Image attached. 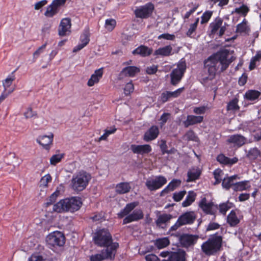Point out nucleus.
Here are the masks:
<instances>
[{
  "mask_svg": "<svg viewBox=\"0 0 261 261\" xmlns=\"http://www.w3.org/2000/svg\"><path fill=\"white\" fill-rule=\"evenodd\" d=\"M130 149L134 153L138 154L148 153L151 150V146L148 144L142 145H132Z\"/></svg>",
  "mask_w": 261,
  "mask_h": 261,
  "instance_id": "nucleus-22",
  "label": "nucleus"
},
{
  "mask_svg": "<svg viewBox=\"0 0 261 261\" xmlns=\"http://www.w3.org/2000/svg\"><path fill=\"white\" fill-rule=\"evenodd\" d=\"M260 95L261 93L257 90H249L246 92V100L256 101Z\"/></svg>",
  "mask_w": 261,
  "mask_h": 261,
  "instance_id": "nucleus-28",
  "label": "nucleus"
},
{
  "mask_svg": "<svg viewBox=\"0 0 261 261\" xmlns=\"http://www.w3.org/2000/svg\"><path fill=\"white\" fill-rule=\"evenodd\" d=\"M116 25V21L114 19H108L106 20L105 28L109 31L114 30Z\"/></svg>",
  "mask_w": 261,
  "mask_h": 261,
  "instance_id": "nucleus-45",
  "label": "nucleus"
},
{
  "mask_svg": "<svg viewBox=\"0 0 261 261\" xmlns=\"http://www.w3.org/2000/svg\"><path fill=\"white\" fill-rule=\"evenodd\" d=\"M232 207V203L231 202H227L226 203H223L219 205V209L220 212L225 215L226 212Z\"/></svg>",
  "mask_w": 261,
  "mask_h": 261,
  "instance_id": "nucleus-42",
  "label": "nucleus"
},
{
  "mask_svg": "<svg viewBox=\"0 0 261 261\" xmlns=\"http://www.w3.org/2000/svg\"><path fill=\"white\" fill-rule=\"evenodd\" d=\"M184 138L188 141H196L197 138L193 130H189L185 135Z\"/></svg>",
  "mask_w": 261,
  "mask_h": 261,
  "instance_id": "nucleus-53",
  "label": "nucleus"
},
{
  "mask_svg": "<svg viewBox=\"0 0 261 261\" xmlns=\"http://www.w3.org/2000/svg\"><path fill=\"white\" fill-rule=\"evenodd\" d=\"M261 156V152L256 147L250 148L246 155V157L250 162H255Z\"/></svg>",
  "mask_w": 261,
  "mask_h": 261,
  "instance_id": "nucleus-24",
  "label": "nucleus"
},
{
  "mask_svg": "<svg viewBox=\"0 0 261 261\" xmlns=\"http://www.w3.org/2000/svg\"><path fill=\"white\" fill-rule=\"evenodd\" d=\"M59 194V191L57 190L49 197L48 201L46 203L47 206H49L54 203Z\"/></svg>",
  "mask_w": 261,
  "mask_h": 261,
  "instance_id": "nucleus-52",
  "label": "nucleus"
},
{
  "mask_svg": "<svg viewBox=\"0 0 261 261\" xmlns=\"http://www.w3.org/2000/svg\"><path fill=\"white\" fill-rule=\"evenodd\" d=\"M23 115L26 119H31L36 116L37 114L31 108H28L23 113Z\"/></svg>",
  "mask_w": 261,
  "mask_h": 261,
  "instance_id": "nucleus-48",
  "label": "nucleus"
},
{
  "mask_svg": "<svg viewBox=\"0 0 261 261\" xmlns=\"http://www.w3.org/2000/svg\"><path fill=\"white\" fill-rule=\"evenodd\" d=\"M13 72L10 75H9L6 79L2 81V84L4 88V91H8L9 89L8 88L12 85L13 81L15 79V76L13 74Z\"/></svg>",
  "mask_w": 261,
  "mask_h": 261,
  "instance_id": "nucleus-32",
  "label": "nucleus"
},
{
  "mask_svg": "<svg viewBox=\"0 0 261 261\" xmlns=\"http://www.w3.org/2000/svg\"><path fill=\"white\" fill-rule=\"evenodd\" d=\"M90 179V175L86 173H81L71 180V188L76 192H80L87 187Z\"/></svg>",
  "mask_w": 261,
  "mask_h": 261,
  "instance_id": "nucleus-5",
  "label": "nucleus"
},
{
  "mask_svg": "<svg viewBox=\"0 0 261 261\" xmlns=\"http://www.w3.org/2000/svg\"><path fill=\"white\" fill-rule=\"evenodd\" d=\"M186 192L185 191H180L177 193H175L173 195L174 200L176 201H179L184 197L186 194Z\"/></svg>",
  "mask_w": 261,
  "mask_h": 261,
  "instance_id": "nucleus-57",
  "label": "nucleus"
},
{
  "mask_svg": "<svg viewBox=\"0 0 261 261\" xmlns=\"http://www.w3.org/2000/svg\"><path fill=\"white\" fill-rule=\"evenodd\" d=\"M239 221L235 212L233 211H231L227 216V222L231 226H236L239 223Z\"/></svg>",
  "mask_w": 261,
  "mask_h": 261,
  "instance_id": "nucleus-39",
  "label": "nucleus"
},
{
  "mask_svg": "<svg viewBox=\"0 0 261 261\" xmlns=\"http://www.w3.org/2000/svg\"><path fill=\"white\" fill-rule=\"evenodd\" d=\"M118 244L112 245L111 248L103 249L101 253L92 255L90 256L91 261H102L107 259H114L116 253L117 248L118 247Z\"/></svg>",
  "mask_w": 261,
  "mask_h": 261,
  "instance_id": "nucleus-6",
  "label": "nucleus"
},
{
  "mask_svg": "<svg viewBox=\"0 0 261 261\" xmlns=\"http://www.w3.org/2000/svg\"><path fill=\"white\" fill-rule=\"evenodd\" d=\"M51 180V177L49 174H46L43 176L39 181V187L40 188H47L48 182Z\"/></svg>",
  "mask_w": 261,
  "mask_h": 261,
  "instance_id": "nucleus-41",
  "label": "nucleus"
},
{
  "mask_svg": "<svg viewBox=\"0 0 261 261\" xmlns=\"http://www.w3.org/2000/svg\"><path fill=\"white\" fill-rule=\"evenodd\" d=\"M14 90V89L9 90L8 91H4L2 94L0 95V104L4 101L11 93Z\"/></svg>",
  "mask_w": 261,
  "mask_h": 261,
  "instance_id": "nucleus-60",
  "label": "nucleus"
},
{
  "mask_svg": "<svg viewBox=\"0 0 261 261\" xmlns=\"http://www.w3.org/2000/svg\"><path fill=\"white\" fill-rule=\"evenodd\" d=\"M180 181L179 180L174 179L173 180L168 186L161 192V195L165 193H167L169 191H173L176 187L180 185Z\"/></svg>",
  "mask_w": 261,
  "mask_h": 261,
  "instance_id": "nucleus-33",
  "label": "nucleus"
},
{
  "mask_svg": "<svg viewBox=\"0 0 261 261\" xmlns=\"http://www.w3.org/2000/svg\"><path fill=\"white\" fill-rule=\"evenodd\" d=\"M116 130V128H113L111 130H106L105 133L98 139V141L100 142L102 140H106L107 139L108 137L110 135L114 133Z\"/></svg>",
  "mask_w": 261,
  "mask_h": 261,
  "instance_id": "nucleus-54",
  "label": "nucleus"
},
{
  "mask_svg": "<svg viewBox=\"0 0 261 261\" xmlns=\"http://www.w3.org/2000/svg\"><path fill=\"white\" fill-rule=\"evenodd\" d=\"M200 174V172L199 171L196 170L194 171H189L188 172V179L187 181H191L195 180L197 179Z\"/></svg>",
  "mask_w": 261,
  "mask_h": 261,
  "instance_id": "nucleus-46",
  "label": "nucleus"
},
{
  "mask_svg": "<svg viewBox=\"0 0 261 261\" xmlns=\"http://www.w3.org/2000/svg\"><path fill=\"white\" fill-rule=\"evenodd\" d=\"M203 120V117L202 116L188 115L187 119L183 123L186 127L190 125L201 123Z\"/></svg>",
  "mask_w": 261,
  "mask_h": 261,
  "instance_id": "nucleus-20",
  "label": "nucleus"
},
{
  "mask_svg": "<svg viewBox=\"0 0 261 261\" xmlns=\"http://www.w3.org/2000/svg\"><path fill=\"white\" fill-rule=\"evenodd\" d=\"M153 9V5L149 3L137 8L134 11V14L137 18L146 19L151 15Z\"/></svg>",
  "mask_w": 261,
  "mask_h": 261,
  "instance_id": "nucleus-10",
  "label": "nucleus"
},
{
  "mask_svg": "<svg viewBox=\"0 0 261 261\" xmlns=\"http://www.w3.org/2000/svg\"><path fill=\"white\" fill-rule=\"evenodd\" d=\"M233 188L234 191H243L245 190V182H239L234 183Z\"/></svg>",
  "mask_w": 261,
  "mask_h": 261,
  "instance_id": "nucleus-56",
  "label": "nucleus"
},
{
  "mask_svg": "<svg viewBox=\"0 0 261 261\" xmlns=\"http://www.w3.org/2000/svg\"><path fill=\"white\" fill-rule=\"evenodd\" d=\"M103 68H100L95 70L87 82V85L89 87H92L95 84L99 83L100 79L103 75Z\"/></svg>",
  "mask_w": 261,
  "mask_h": 261,
  "instance_id": "nucleus-17",
  "label": "nucleus"
},
{
  "mask_svg": "<svg viewBox=\"0 0 261 261\" xmlns=\"http://www.w3.org/2000/svg\"><path fill=\"white\" fill-rule=\"evenodd\" d=\"M138 202H134L127 204L124 208L118 214L120 218H122L125 216L127 215L136 206L138 205Z\"/></svg>",
  "mask_w": 261,
  "mask_h": 261,
  "instance_id": "nucleus-30",
  "label": "nucleus"
},
{
  "mask_svg": "<svg viewBox=\"0 0 261 261\" xmlns=\"http://www.w3.org/2000/svg\"><path fill=\"white\" fill-rule=\"evenodd\" d=\"M167 182L166 179L163 176H158L153 179H148L145 185L150 191H154L160 188Z\"/></svg>",
  "mask_w": 261,
  "mask_h": 261,
  "instance_id": "nucleus-11",
  "label": "nucleus"
},
{
  "mask_svg": "<svg viewBox=\"0 0 261 261\" xmlns=\"http://www.w3.org/2000/svg\"><path fill=\"white\" fill-rule=\"evenodd\" d=\"M186 69V64L185 62H179L177 64V68L174 69L170 74L171 83L172 85H175L180 81Z\"/></svg>",
  "mask_w": 261,
  "mask_h": 261,
  "instance_id": "nucleus-9",
  "label": "nucleus"
},
{
  "mask_svg": "<svg viewBox=\"0 0 261 261\" xmlns=\"http://www.w3.org/2000/svg\"><path fill=\"white\" fill-rule=\"evenodd\" d=\"M222 238L220 236L208 239L201 246L202 251L207 255H211L220 250Z\"/></svg>",
  "mask_w": 261,
  "mask_h": 261,
  "instance_id": "nucleus-3",
  "label": "nucleus"
},
{
  "mask_svg": "<svg viewBox=\"0 0 261 261\" xmlns=\"http://www.w3.org/2000/svg\"><path fill=\"white\" fill-rule=\"evenodd\" d=\"M184 88H179L174 92H169L168 91V93L171 97H178L181 93L182 92Z\"/></svg>",
  "mask_w": 261,
  "mask_h": 261,
  "instance_id": "nucleus-63",
  "label": "nucleus"
},
{
  "mask_svg": "<svg viewBox=\"0 0 261 261\" xmlns=\"http://www.w3.org/2000/svg\"><path fill=\"white\" fill-rule=\"evenodd\" d=\"M173 218V216L171 214H163L158 216L155 223L158 226H162L163 224H165L166 223L170 221V220Z\"/></svg>",
  "mask_w": 261,
  "mask_h": 261,
  "instance_id": "nucleus-27",
  "label": "nucleus"
},
{
  "mask_svg": "<svg viewBox=\"0 0 261 261\" xmlns=\"http://www.w3.org/2000/svg\"><path fill=\"white\" fill-rule=\"evenodd\" d=\"M251 29L250 26L248 25L246 21V35L250 36V39L251 40V44L254 46L255 39L258 37L259 33L257 31L254 32L252 35L250 34Z\"/></svg>",
  "mask_w": 261,
  "mask_h": 261,
  "instance_id": "nucleus-36",
  "label": "nucleus"
},
{
  "mask_svg": "<svg viewBox=\"0 0 261 261\" xmlns=\"http://www.w3.org/2000/svg\"><path fill=\"white\" fill-rule=\"evenodd\" d=\"M199 206L207 214L214 215L216 212L215 205L213 202L207 201L205 197L203 198L199 203Z\"/></svg>",
  "mask_w": 261,
  "mask_h": 261,
  "instance_id": "nucleus-15",
  "label": "nucleus"
},
{
  "mask_svg": "<svg viewBox=\"0 0 261 261\" xmlns=\"http://www.w3.org/2000/svg\"><path fill=\"white\" fill-rule=\"evenodd\" d=\"M134 85L132 83H128L126 84L124 91V93L126 95H128L130 94V93L133 92L134 91Z\"/></svg>",
  "mask_w": 261,
  "mask_h": 261,
  "instance_id": "nucleus-55",
  "label": "nucleus"
},
{
  "mask_svg": "<svg viewBox=\"0 0 261 261\" xmlns=\"http://www.w3.org/2000/svg\"><path fill=\"white\" fill-rule=\"evenodd\" d=\"M46 241L50 246H62L65 244V237L62 232L55 231L48 234Z\"/></svg>",
  "mask_w": 261,
  "mask_h": 261,
  "instance_id": "nucleus-8",
  "label": "nucleus"
},
{
  "mask_svg": "<svg viewBox=\"0 0 261 261\" xmlns=\"http://www.w3.org/2000/svg\"><path fill=\"white\" fill-rule=\"evenodd\" d=\"M207 110V108L205 106L200 107H195L193 109V112L196 114L200 115L205 113Z\"/></svg>",
  "mask_w": 261,
  "mask_h": 261,
  "instance_id": "nucleus-59",
  "label": "nucleus"
},
{
  "mask_svg": "<svg viewBox=\"0 0 261 261\" xmlns=\"http://www.w3.org/2000/svg\"><path fill=\"white\" fill-rule=\"evenodd\" d=\"M222 24L223 20L221 18H216L215 20L210 24L211 34H216L218 31L219 29H220L219 32V35L220 36H222L226 30V23H225L224 25H223Z\"/></svg>",
  "mask_w": 261,
  "mask_h": 261,
  "instance_id": "nucleus-13",
  "label": "nucleus"
},
{
  "mask_svg": "<svg viewBox=\"0 0 261 261\" xmlns=\"http://www.w3.org/2000/svg\"><path fill=\"white\" fill-rule=\"evenodd\" d=\"M186 252L178 250L177 252H171L168 260L163 261H186Z\"/></svg>",
  "mask_w": 261,
  "mask_h": 261,
  "instance_id": "nucleus-23",
  "label": "nucleus"
},
{
  "mask_svg": "<svg viewBox=\"0 0 261 261\" xmlns=\"http://www.w3.org/2000/svg\"><path fill=\"white\" fill-rule=\"evenodd\" d=\"M196 219V216L193 212L185 213L181 215L175 224L170 229V231H175L180 226L193 223Z\"/></svg>",
  "mask_w": 261,
  "mask_h": 261,
  "instance_id": "nucleus-7",
  "label": "nucleus"
},
{
  "mask_svg": "<svg viewBox=\"0 0 261 261\" xmlns=\"http://www.w3.org/2000/svg\"><path fill=\"white\" fill-rule=\"evenodd\" d=\"M63 154H58L53 155L50 159V163L51 165H55L60 162L63 158Z\"/></svg>",
  "mask_w": 261,
  "mask_h": 261,
  "instance_id": "nucleus-47",
  "label": "nucleus"
},
{
  "mask_svg": "<svg viewBox=\"0 0 261 261\" xmlns=\"http://www.w3.org/2000/svg\"><path fill=\"white\" fill-rule=\"evenodd\" d=\"M228 141V142L233 143L239 146H242L245 143L244 137L240 135L231 136L230 137Z\"/></svg>",
  "mask_w": 261,
  "mask_h": 261,
  "instance_id": "nucleus-31",
  "label": "nucleus"
},
{
  "mask_svg": "<svg viewBox=\"0 0 261 261\" xmlns=\"http://www.w3.org/2000/svg\"><path fill=\"white\" fill-rule=\"evenodd\" d=\"M261 61V50L256 51L255 56L253 57L249 66V70H252L256 67V62Z\"/></svg>",
  "mask_w": 261,
  "mask_h": 261,
  "instance_id": "nucleus-34",
  "label": "nucleus"
},
{
  "mask_svg": "<svg viewBox=\"0 0 261 261\" xmlns=\"http://www.w3.org/2000/svg\"><path fill=\"white\" fill-rule=\"evenodd\" d=\"M233 54V50L224 48L220 50L205 60L204 66L210 75L214 76L217 72L226 70L234 59Z\"/></svg>",
  "mask_w": 261,
  "mask_h": 261,
  "instance_id": "nucleus-1",
  "label": "nucleus"
},
{
  "mask_svg": "<svg viewBox=\"0 0 261 261\" xmlns=\"http://www.w3.org/2000/svg\"><path fill=\"white\" fill-rule=\"evenodd\" d=\"M82 205L81 199L79 197H72L61 200L53 206V211L62 213L63 212H74L79 210Z\"/></svg>",
  "mask_w": 261,
  "mask_h": 261,
  "instance_id": "nucleus-2",
  "label": "nucleus"
},
{
  "mask_svg": "<svg viewBox=\"0 0 261 261\" xmlns=\"http://www.w3.org/2000/svg\"><path fill=\"white\" fill-rule=\"evenodd\" d=\"M238 100L237 98H234L231 100L227 106V110L236 111L239 110V107L238 105Z\"/></svg>",
  "mask_w": 261,
  "mask_h": 261,
  "instance_id": "nucleus-44",
  "label": "nucleus"
},
{
  "mask_svg": "<svg viewBox=\"0 0 261 261\" xmlns=\"http://www.w3.org/2000/svg\"><path fill=\"white\" fill-rule=\"evenodd\" d=\"M152 52V49L144 45H141L133 51L134 55H139L142 57L150 55Z\"/></svg>",
  "mask_w": 261,
  "mask_h": 261,
  "instance_id": "nucleus-26",
  "label": "nucleus"
},
{
  "mask_svg": "<svg viewBox=\"0 0 261 261\" xmlns=\"http://www.w3.org/2000/svg\"><path fill=\"white\" fill-rule=\"evenodd\" d=\"M217 160L221 164L225 165H232L237 163L238 161V159L236 157L232 159H229L222 154L218 155Z\"/></svg>",
  "mask_w": 261,
  "mask_h": 261,
  "instance_id": "nucleus-29",
  "label": "nucleus"
},
{
  "mask_svg": "<svg viewBox=\"0 0 261 261\" xmlns=\"http://www.w3.org/2000/svg\"><path fill=\"white\" fill-rule=\"evenodd\" d=\"M222 174V171L219 169L216 170L214 172V177L216 179V181L214 182V185L220 183L221 181V174Z\"/></svg>",
  "mask_w": 261,
  "mask_h": 261,
  "instance_id": "nucleus-51",
  "label": "nucleus"
},
{
  "mask_svg": "<svg viewBox=\"0 0 261 261\" xmlns=\"http://www.w3.org/2000/svg\"><path fill=\"white\" fill-rule=\"evenodd\" d=\"M58 12L57 10L52 4L47 7L44 15L48 17H51Z\"/></svg>",
  "mask_w": 261,
  "mask_h": 261,
  "instance_id": "nucleus-43",
  "label": "nucleus"
},
{
  "mask_svg": "<svg viewBox=\"0 0 261 261\" xmlns=\"http://www.w3.org/2000/svg\"><path fill=\"white\" fill-rule=\"evenodd\" d=\"M71 27V19L69 18H63L59 25L58 34L60 36H65L70 34Z\"/></svg>",
  "mask_w": 261,
  "mask_h": 261,
  "instance_id": "nucleus-12",
  "label": "nucleus"
},
{
  "mask_svg": "<svg viewBox=\"0 0 261 261\" xmlns=\"http://www.w3.org/2000/svg\"><path fill=\"white\" fill-rule=\"evenodd\" d=\"M146 261H160L157 256L153 254H150L145 256Z\"/></svg>",
  "mask_w": 261,
  "mask_h": 261,
  "instance_id": "nucleus-64",
  "label": "nucleus"
},
{
  "mask_svg": "<svg viewBox=\"0 0 261 261\" xmlns=\"http://www.w3.org/2000/svg\"><path fill=\"white\" fill-rule=\"evenodd\" d=\"M212 15V12L210 11L205 12L204 13H203L202 17H201V23H204L207 22L210 18L211 17Z\"/></svg>",
  "mask_w": 261,
  "mask_h": 261,
  "instance_id": "nucleus-58",
  "label": "nucleus"
},
{
  "mask_svg": "<svg viewBox=\"0 0 261 261\" xmlns=\"http://www.w3.org/2000/svg\"><path fill=\"white\" fill-rule=\"evenodd\" d=\"M196 194L193 191H189L187 196L186 199L183 201L182 205L184 207L190 205L195 200Z\"/></svg>",
  "mask_w": 261,
  "mask_h": 261,
  "instance_id": "nucleus-37",
  "label": "nucleus"
},
{
  "mask_svg": "<svg viewBox=\"0 0 261 261\" xmlns=\"http://www.w3.org/2000/svg\"><path fill=\"white\" fill-rule=\"evenodd\" d=\"M197 235L183 234L180 236L179 242L182 246L189 247L193 245L198 239Z\"/></svg>",
  "mask_w": 261,
  "mask_h": 261,
  "instance_id": "nucleus-14",
  "label": "nucleus"
},
{
  "mask_svg": "<svg viewBox=\"0 0 261 261\" xmlns=\"http://www.w3.org/2000/svg\"><path fill=\"white\" fill-rule=\"evenodd\" d=\"M47 43H45L44 44H43L42 46L39 47L34 53L33 55V59L34 60L37 59L40 54L43 52L44 49L46 47Z\"/></svg>",
  "mask_w": 261,
  "mask_h": 261,
  "instance_id": "nucleus-49",
  "label": "nucleus"
},
{
  "mask_svg": "<svg viewBox=\"0 0 261 261\" xmlns=\"http://www.w3.org/2000/svg\"><path fill=\"white\" fill-rule=\"evenodd\" d=\"M140 72L139 68L136 66H128L124 68L119 75L118 79L122 80L124 76H134Z\"/></svg>",
  "mask_w": 261,
  "mask_h": 261,
  "instance_id": "nucleus-16",
  "label": "nucleus"
},
{
  "mask_svg": "<svg viewBox=\"0 0 261 261\" xmlns=\"http://www.w3.org/2000/svg\"><path fill=\"white\" fill-rule=\"evenodd\" d=\"M131 189L130 184L127 182H122L118 184L115 187V192L119 194L128 193Z\"/></svg>",
  "mask_w": 261,
  "mask_h": 261,
  "instance_id": "nucleus-25",
  "label": "nucleus"
},
{
  "mask_svg": "<svg viewBox=\"0 0 261 261\" xmlns=\"http://www.w3.org/2000/svg\"><path fill=\"white\" fill-rule=\"evenodd\" d=\"M66 0H54L52 5L54 6L57 10H58V8L61 6H63L65 3Z\"/></svg>",
  "mask_w": 261,
  "mask_h": 261,
  "instance_id": "nucleus-62",
  "label": "nucleus"
},
{
  "mask_svg": "<svg viewBox=\"0 0 261 261\" xmlns=\"http://www.w3.org/2000/svg\"><path fill=\"white\" fill-rule=\"evenodd\" d=\"M54 135L40 136L37 139V142L46 149H49V146L52 144Z\"/></svg>",
  "mask_w": 261,
  "mask_h": 261,
  "instance_id": "nucleus-19",
  "label": "nucleus"
},
{
  "mask_svg": "<svg viewBox=\"0 0 261 261\" xmlns=\"http://www.w3.org/2000/svg\"><path fill=\"white\" fill-rule=\"evenodd\" d=\"M237 176L234 175L230 176L229 177H227L224 178L222 181V186L223 187L226 189H229L231 186H233L234 185L233 180L237 179Z\"/></svg>",
  "mask_w": 261,
  "mask_h": 261,
  "instance_id": "nucleus-38",
  "label": "nucleus"
},
{
  "mask_svg": "<svg viewBox=\"0 0 261 261\" xmlns=\"http://www.w3.org/2000/svg\"><path fill=\"white\" fill-rule=\"evenodd\" d=\"M169 244V241L167 238L159 239L156 240L155 245L159 249L167 247Z\"/></svg>",
  "mask_w": 261,
  "mask_h": 261,
  "instance_id": "nucleus-40",
  "label": "nucleus"
},
{
  "mask_svg": "<svg viewBox=\"0 0 261 261\" xmlns=\"http://www.w3.org/2000/svg\"><path fill=\"white\" fill-rule=\"evenodd\" d=\"M143 218V214L141 210H136L133 213L127 217L124 220L123 223L125 224L133 221H138Z\"/></svg>",
  "mask_w": 261,
  "mask_h": 261,
  "instance_id": "nucleus-18",
  "label": "nucleus"
},
{
  "mask_svg": "<svg viewBox=\"0 0 261 261\" xmlns=\"http://www.w3.org/2000/svg\"><path fill=\"white\" fill-rule=\"evenodd\" d=\"M29 261H57L56 257L51 258L48 259H43L41 256L32 255Z\"/></svg>",
  "mask_w": 261,
  "mask_h": 261,
  "instance_id": "nucleus-50",
  "label": "nucleus"
},
{
  "mask_svg": "<svg viewBox=\"0 0 261 261\" xmlns=\"http://www.w3.org/2000/svg\"><path fill=\"white\" fill-rule=\"evenodd\" d=\"M198 20H197L195 22H194V23L193 24H191L190 25V28L189 29L188 32H187V35L190 37L191 36V35L193 34V33L194 32H195L196 28H197V23H198Z\"/></svg>",
  "mask_w": 261,
  "mask_h": 261,
  "instance_id": "nucleus-61",
  "label": "nucleus"
},
{
  "mask_svg": "<svg viewBox=\"0 0 261 261\" xmlns=\"http://www.w3.org/2000/svg\"><path fill=\"white\" fill-rule=\"evenodd\" d=\"M172 50V47L170 45L166 46L162 48H160L155 51V55H160L164 56H168L171 55Z\"/></svg>",
  "mask_w": 261,
  "mask_h": 261,
  "instance_id": "nucleus-35",
  "label": "nucleus"
},
{
  "mask_svg": "<svg viewBox=\"0 0 261 261\" xmlns=\"http://www.w3.org/2000/svg\"><path fill=\"white\" fill-rule=\"evenodd\" d=\"M159 134V130L158 126H152L145 133L144 140L147 142L153 140L157 138Z\"/></svg>",
  "mask_w": 261,
  "mask_h": 261,
  "instance_id": "nucleus-21",
  "label": "nucleus"
},
{
  "mask_svg": "<svg viewBox=\"0 0 261 261\" xmlns=\"http://www.w3.org/2000/svg\"><path fill=\"white\" fill-rule=\"evenodd\" d=\"M95 244L100 247H106V249L111 248L112 245L118 244L112 242V238L110 233L107 230L102 229L98 231L93 238Z\"/></svg>",
  "mask_w": 261,
  "mask_h": 261,
  "instance_id": "nucleus-4",
  "label": "nucleus"
}]
</instances>
